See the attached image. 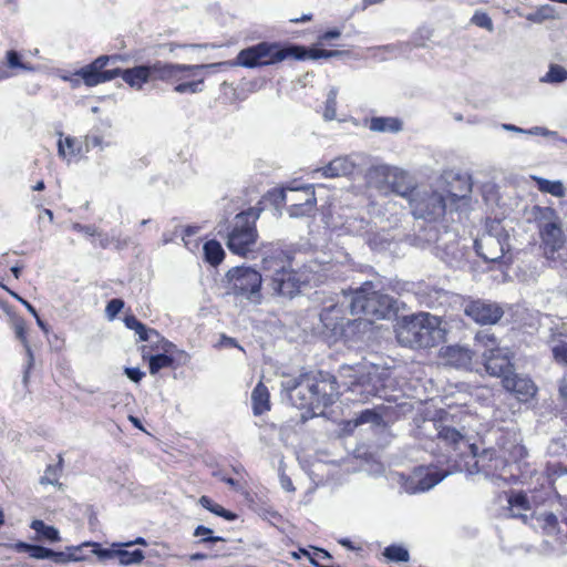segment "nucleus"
I'll list each match as a JSON object with an SVG mask.
<instances>
[{"mask_svg": "<svg viewBox=\"0 0 567 567\" xmlns=\"http://www.w3.org/2000/svg\"><path fill=\"white\" fill-rule=\"evenodd\" d=\"M463 417H466L463 412L454 414L442 411L440 420L433 423L437 440L465 461L468 474H483L486 478L507 482L514 476L512 473L507 475L509 462H517L527 456V450L520 444L518 435L506 433L498 439L497 444L503 454L497 453L494 449L478 452L476 444L468 441L465 426L460 429L456 426Z\"/></svg>", "mask_w": 567, "mask_h": 567, "instance_id": "nucleus-1", "label": "nucleus"}, {"mask_svg": "<svg viewBox=\"0 0 567 567\" xmlns=\"http://www.w3.org/2000/svg\"><path fill=\"white\" fill-rule=\"evenodd\" d=\"M339 50H326L319 48L307 49L298 44H281L279 42L262 41L239 51L236 65L248 69L277 64L292 58L295 60H319L342 55Z\"/></svg>", "mask_w": 567, "mask_h": 567, "instance_id": "nucleus-2", "label": "nucleus"}, {"mask_svg": "<svg viewBox=\"0 0 567 567\" xmlns=\"http://www.w3.org/2000/svg\"><path fill=\"white\" fill-rule=\"evenodd\" d=\"M457 186H452L446 195L439 192H420L415 189L408 200L412 215L417 219L435 221L444 216L446 209H452L457 203H466L472 193L471 178L456 177Z\"/></svg>", "mask_w": 567, "mask_h": 567, "instance_id": "nucleus-3", "label": "nucleus"}, {"mask_svg": "<svg viewBox=\"0 0 567 567\" xmlns=\"http://www.w3.org/2000/svg\"><path fill=\"white\" fill-rule=\"evenodd\" d=\"M336 383L337 377H332L328 384L326 381L316 382L308 374H300L284 380L281 388L293 406L317 413L333 404Z\"/></svg>", "mask_w": 567, "mask_h": 567, "instance_id": "nucleus-4", "label": "nucleus"}, {"mask_svg": "<svg viewBox=\"0 0 567 567\" xmlns=\"http://www.w3.org/2000/svg\"><path fill=\"white\" fill-rule=\"evenodd\" d=\"M338 378L340 386L353 393L359 401L367 402L371 398H383L385 394L388 373L377 364L342 365Z\"/></svg>", "mask_w": 567, "mask_h": 567, "instance_id": "nucleus-5", "label": "nucleus"}, {"mask_svg": "<svg viewBox=\"0 0 567 567\" xmlns=\"http://www.w3.org/2000/svg\"><path fill=\"white\" fill-rule=\"evenodd\" d=\"M292 257L280 248L266 252L261 269L275 295L292 298L299 292L305 280L291 267Z\"/></svg>", "mask_w": 567, "mask_h": 567, "instance_id": "nucleus-6", "label": "nucleus"}, {"mask_svg": "<svg viewBox=\"0 0 567 567\" xmlns=\"http://www.w3.org/2000/svg\"><path fill=\"white\" fill-rule=\"evenodd\" d=\"M441 319L427 312L404 317L396 331L400 344L412 349L431 348L444 340L445 330Z\"/></svg>", "mask_w": 567, "mask_h": 567, "instance_id": "nucleus-7", "label": "nucleus"}, {"mask_svg": "<svg viewBox=\"0 0 567 567\" xmlns=\"http://www.w3.org/2000/svg\"><path fill=\"white\" fill-rule=\"evenodd\" d=\"M380 290L379 284L373 281L363 282L350 296L343 290L350 313L364 316L370 321L389 318L394 312V300Z\"/></svg>", "mask_w": 567, "mask_h": 567, "instance_id": "nucleus-8", "label": "nucleus"}, {"mask_svg": "<svg viewBox=\"0 0 567 567\" xmlns=\"http://www.w3.org/2000/svg\"><path fill=\"white\" fill-rule=\"evenodd\" d=\"M259 218V212L255 208L238 213L227 235L228 249L239 256H247L251 252L258 237L256 221Z\"/></svg>", "mask_w": 567, "mask_h": 567, "instance_id": "nucleus-9", "label": "nucleus"}, {"mask_svg": "<svg viewBox=\"0 0 567 567\" xmlns=\"http://www.w3.org/2000/svg\"><path fill=\"white\" fill-rule=\"evenodd\" d=\"M544 254L553 261L561 260L565 247V236L556 213L550 207H535Z\"/></svg>", "mask_w": 567, "mask_h": 567, "instance_id": "nucleus-10", "label": "nucleus"}, {"mask_svg": "<svg viewBox=\"0 0 567 567\" xmlns=\"http://www.w3.org/2000/svg\"><path fill=\"white\" fill-rule=\"evenodd\" d=\"M228 292L244 298L254 305L262 300V275L251 267H234L226 274Z\"/></svg>", "mask_w": 567, "mask_h": 567, "instance_id": "nucleus-11", "label": "nucleus"}, {"mask_svg": "<svg viewBox=\"0 0 567 567\" xmlns=\"http://www.w3.org/2000/svg\"><path fill=\"white\" fill-rule=\"evenodd\" d=\"M509 235L497 219L486 224V230L475 239L474 248L476 254L488 262H498L509 250Z\"/></svg>", "mask_w": 567, "mask_h": 567, "instance_id": "nucleus-12", "label": "nucleus"}, {"mask_svg": "<svg viewBox=\"0 0 567 567\" xmlns=\"http://www.w3.org/2000/svg\"><path fill=\"white\" fill-rule=\"evenodd\" d=\"M369 178L388 184L393 193L408 200L416 189L414 179L406 171L390 165L373 166L369 171Z\"/></svg>", "mask_w": 567, "mask_h": 567, "instance_id": "nucleus-13", "label": "nucleus"}, {"mask_svg": "<svg viewBox=\"0 0 567 567\" xmlns=\"http://www.w3.org/2000/svg\"><path fill=\"white\" fill-rule=\"evenodd\" d=\"M122 60L120 55H100L90 64L76 70L74 73L70 74L69 83L73 89H76L81 84V80L83 83L89 86H96L101 83L109 82L114 79L116 74L115 71H104V69L110 63H115L116 61Z\"/></svg>", "mask_w": 567, "mask_h": 567, "instance_id": "nucleus-14", "label": "nucleus"}, {"mask_svg": "<svg viewBox=\"0 0 567 567\" xmlns=\"http://www.w3.org/2000/svg\"><path fill=\"white\" fill-rule=\"evenodd\" d=\"M344 315V307L339 302L322 308L319 316L322 324L321 333L328 341L336 342L340 338L347 337V328L354 324L355 320H350Z\"/></svg>", "mask_w": 567, "mask_h": 567, "instance_id": "nucleus-15", "label": "nucleus"}, {"mask_svg": "<svg viewBox=\"0 0 567 567\" xmlns=\"http://www.w3.org/2000/svg\"><path fill=\"white\" fill-rule=\"evenodd\" d=\"M152 81L177 83L179 81L197 78L199 72L209 68L207 64H178L156 61L150 63Z\"/></svg>", "mask_w": 567, "mask_h": 567, "instance_id": "nucleus-16", "label": "nucleus"}, {"mask_svg": "<svg viewBox=\"0 0 567 567\" xmlns=\"http://www.w3.org/2000/svg\"><path fill=\"white\" fill-rule=\"evenodd\" d=\"M447 474L449 472L446 470L420 466L414 471L413 475L405 478L402 487L408 494L427 492L442 482Z\"/></svg>", "mask_w": 567, "mask_h": 567, "instance_id": "nucleus-17", "label": "nucleus"}, {"mask_svg": "<svg viewBox=\"0 0 567 567\" xmlns=\"http://www.w3.org/2000/svg\"><path fill=\"white\" fill-rule=\"evenodd\" d=\"M435 254L449 266H457L464 258V247L460 245L457 234L450 229L440 231L435 238Z\"/></svg>", "mask_w": 567, "mask_h": 567, "instance_id": "nucleus-18", "label": "nucleus"}, {"mask_svg": "<svg viewBox=\"0 0 567 567\" xmlns=\"http://www.w3.org/2000/svg\"><path fill=\"white\" fill-rule=\"evenodd\" d=\"M287 190L292 192V193L301 192L306 195L303 203H292L289 206L288 213L291 217L305 216L316 206L317 199H316V195H315L312 185H305V186L293 187V188H290V187L279 188V189L275 188L270 193V195L272 196L274 203L276 205H281V204L287 203V200H288Z\"/></svg>", "mask_w": 567, "mask_h": 567, "instance_id": "nucleus-19", "label": "nucleus"}, {"mask_svg": "<svg viewBox=\"0 0 567 567\" xmlns=\"http://www.w3.org/2000/svg\"><path fill=\"white\" fill-rule=\"evenodd\" d=\"M464 313L478 324H495L504 316L501 305L494 301L476 299L464 306Z\"/></svg>", "mask_w": 567, "mask_h": 567, "instance_id": "nucleus-20", "label": "nucleus"}, {"mask_svg": "<svg viewBox=\"0 0 567 567\" xmlns=\"http://www.w3.org/2000/svg\"><path fill=\"white\" fill-rule=\"evenodd\" d=\"M360 154H350L338 156L330 161L327 165L313 171V174H320L324 178H337L353 175L359 166Z\"/></svg>", "mask_w": 567, "mask_h": 567, "instance_id": "nucleus-21", "label": "nucleus"}, {"mask_svg": "<svg viewBox=\"0 0 567 567\" xmlns=\"http://www.w3.org/2000/svg\"><path fill=\"white\" fill-rule=\"evenodd\" d=\"M485 359V369L493 375L502 378L509 377L514 372V365L511 361L509 352L507 349L491 348L488 351L483 352Z\"/></svg>", "mask_w": 567, "mask_h": 567, "instance_id": "nucleus-22", "label": "nucleus"}, {"mask_svg": "<svg viewBox=\"0 0 567 567\" xmlns=\"http://www.w3.org/2000/svg\"><path fill=\"white\" fill-rule=\"evenodd\" d=\"M503 386L508 391L513 392L519 401H528L532 399L537 391L534 382L527 378L516 373H512L509 377L504 378Z\"/></svg>", "mask_w": 567, "mask_h": 567, "instance_id": "nucleus-23", "label": "nucleus"}, {"mask_svg": "<svg viewBox=\"0 0 567 567\" xmlns=\"http://www.w3.org/2000/svg\"><path fill=\"white\" fill-rule=\"evenodd\" d=\"M104 71L107 70L104 69ZM109 71H115L114 79L121 76L126 84L136 90H141L145 83L152 81L150 64H141L125 70L113 68Z\"/></svg>", "mask_w": 567, "mask_h": 567, "instance_id": "nucleus-24", "label": "nucleus"}, {"mask_svg": "<svg viewBox=\"0 0 567 567\" xmlns=\"http://www.w3.org/2000/svg\"><path fill=\"white\" fill-rule=\"evenodd\" d=\"M473 351L463 346H447L441 349V355L447 365L456 369L470 370L472 368Z\"/></svg>", "mask_w": 567, "mask_h": 567, "instance_id": "nucleus-25", "label": "nucleus"}, {"mask_svg": "<svg viewBox=\"0 0 567 567\" xmlns=\"http://www.w3.org/2000/svg\"><path fill=\"white\" fill-rule=\"evenodd\" d=\"M16 549L19 553H27L31 558L34 559H50L56 565L62 564L64 559L63 554L60 551H55L48 547L29 544L24 542H18L16 544Z\"/></svg>", "mask_w": 567, "mask_h": 567, "instance_id": "nucleus-26", "label": "nucleus"}, {"mask_svg": "<svg viewBox=\"0 0 567 567\" xmlns=\"http://www.w3.org/2000/svg\"><path fill=\"white\" fill-rule=\"evenodd\" d=\"M155 334L157 338H148L145 340L147 344L142 347V357L146 359L150 354L158 353V352H178L176 346L165 339L157 330H155ZM179 353H183L179 351Z\"/></svg>", "mask_w": 567, "mask_h": 567, "instance_id": "nucleus-27", "label": "nucleus"}, {"mask_svg": "<svg viewBox=\"0 0 567 567\" xmlns=\"http://www.w3.org/2000/svg\"><path fill=\"white\" fill-rule=\"evenodd\" d=\"M402 127V121L392 116H373L369 123V130L378 133H399Z\"/></svg>", "mask_w": 567, "mask_h": 567, "instance_id": "nucleus-28", "label": "nucleus"}, {"mask_svg": "<svg viewBox=\"0 0 567 567\" xmlns=\"http://www.w3.org/2000/svg\"><path fill=\"white\" fill-rule=\"evenodd\" d=\"M252 413L261 415L270 410L269 391L267 386L259 382L251 392Z\"/></svg>", "mask_w": 567, "mask_h": 567, "instance_id": "nucleus-29", "label": "nucleus"}, {"mask_svg": "<svg viewBox=\"0 0 567 567\" xmlns=\"http://www.w3.org/2000/svg\"><path fill=\"white\" fill-rule=\"evenodd\" d=\"M91 549H93V542H85L78 546H69L65 550H61L64 559L61 565L68 564L70 561H81L89 558L91 554Z\"/></svg>", "mask_w": 567, "mask_h": 567, "instance_id": "nucleus-30", "label": "nucleus"}, {"mask_svg": "<svg viewBox=\"0 0 567 567\" xmlns=\"http://www.w3.org/2000/svg\"><path fill=\"white\" fill-rule=\"evenodd\" d=\"M175 352H158L150 354L145 360L148 361L150 373L155 375L164 368H172L175 363Z\"/></svg>", "mask_w": 567, "mask_h": 567, "instance_id": "nucleus-31", "label": "nucleus"}, {"mask_svg": "<svg viewBox=\"0 0 567 567\" xmlns=\"http://www.w3.org/2000/svg\"><path fill=\"white\" fill-rule=\"evenodd\" d=\"M508 504L513 517H520L526 520L527 516L522 514L520 511H529L530 505L528 497L524 492H512L508 496Z\"/></svg>", "mask_w": 567, "mask_h": 567, "instance_id": "nucleus-32", "label": "nucleus"}, {"mask_svg": "<svg viewBox=\"0 0 567 567\" xmlns=\"http://www.w3.org/2000/svg\"><path fill=\"white\" fill-rule=\"evenodd\" d=\"M525 19L529 22L540 24L548 20L560 19L557 9L551 4H542L535 11L529 12L525 16Z\"/></svg>", "mask_w": 567, "mask_h": 567, "instance_id": "nucleus-33", "label": "nucleus"}, {"mask_svg": "<svg viewBox=\"0 0 567 567\" xmlns=\"http://www.w3.org/2000/svg\"><path fill=\"white\" fill-rule=\"evenodd\" d=\"M124 323L127 329L133 330L138 336L140 341H145L154 337L157 338L155 329L146 327L134 315L125 316Z\"/></svg>", "mask_w": 567, "mask_h": 567, "instance_id": "nucleus-34", "label": "nucleus"}, {"mask_svg": "<svg viewBox=\"0 0 567 567\" xmlns=\"http://www.w3.org/2000/svg\"><path fill=\"white\" fill-rule=\"evenodd\" d=\"M14 332H16V337L24 346L25 352H27V355H28L27 368H25L24 377H23L24 382H27L28 377H29V371L32 368L33 362H34V357H33L32 349L29 346V342H28V339H27L25 324H24L23 320L20 319V320H17L14 322Z\"/></svg>", "mask_w": 567, "mask_h": 567, "instance_id": "nucleus-35", "label": "nucleus"}, {"mask_svg": "<svg viewBox=\"0 0 567 567\" xmlns=\"http://www.w3.org/2000/svg\"><path fill=\"white\" fill-rule=\"evenodd\" d=\"M551 352L557 363L567 365V334L557 333L551 339Z\"/></svg>", "mask_w": 567, "mask_h": 567, "instance_id": "nucleus-36", "label": "nucleus"}, {"mask_svg": "<svg viewBox=\"0 0 567 567\" xmlns=\"http://www.w3.org/2000/svg\"><path fill=\"white\" fill-rule=\"evenodd\" d=\"M30 527L37 533L39 538L50 543H58L61 539L60 532L55 527L47 525L41 519L32 520Z\"/></svg>", "mask_w": 567, "mask_h": 567, "instance_id": "nucleus-37", "label": "nucleus"}, {"mask_svg": "<svg viewBox=\"0 0 567 567\" xmlns=\"http://www.w3.org/2000/svg\"><path fill=\"white\" fill-rule=\"evenodd\" d=\"M204 256H205V260L212 265V266H218L224 257H225V251L220 245V243H218L217 240H208L204 244Z\"/></svg>", "mask_w": 567, "mask_h": 567, "instance_id": "nucleus-38", "label": "nucleus"}, {"mask_svg": "<svg viewBox=\"0 0 567 567\" xmlns=\"http://www.w3.org/2000/svg\"><path fill=\"white\" fill-rule=\"evenodd\" d=\"M202 72L203 71L199 72V75L197 78H190L177 82V84L174 86V92L179 94H195L202 92L204 83V75Z\"/></svg>", "mask_w": 567, "mask_h": 567, "instance_id": "nucleus-39", "label": "nucleus"}, {"mask_svg": "<svg viewBox=\"0 0 567 567\" xmlns=\"http://www.w3.org/2000/svg\"><path fill=\"white\" fill-rule=\"evenodd\" d=\"M198 502L205 509L209 511L210 513L217 516L225 518L228 522H233L237 518V515L235 513L224 508L217 503H214L213 499L206 495H203Z\"/></svg>", "mask_w": 567, "mask_h": 567, "instance_id": "nucleus-40", "label": "nucleus"}, {"mask_svg": "<svg viewBox=\"0 0 567 567\" xmlns=\"http://www.w3.org/2000/svg\"><path fill=\"white\" fill-rule=\"evenodd\" d=\"M145 558L142 549L127 550L123 547H117L116 559L121 566H130L140 564Z\"/></svg>", "mask_w": 567, "mask_h": 567, "instance_id": "nucleus-41", "label": "nucleus"}, {"mask_svg": "<svg viewBox=\"0 0 567 567\" xmlns=\"http://www.w3.org/2000/svg\"><path fill=\"white\" fill-rule=\"evenodd\" d=\"M537 188L542 193H547L556 197H563L565 195V187L560 181H549L546 178H535Z\"/></svg>", "mask_w": 567, "mask_h": 567, "instance_id": "nucleus-42", "label": "nucleus"}, {"mask_svg": "<svg viewBox=\"0 0 567 567\" xmlns=\"http://www.w3.org/2000/svg\"><path fill=\"white\" fill-rule=\"evenodd\" d=\"M567 80V70L559 65L551 63L548 72L540 79L544 83L559 84Z\"/></svg>", "mask_w": 567, "mask_h": 567, "instance_id": "nucleus-43", "label": "nucleus"}, {"mask_svg": "<svg viewBox=\"0 0 567 567\" xmlns=\"http://www.w3.org/2000/svg\"><path fill=\"white\" fill-rule=\"evenodd\" d=\"M383 555L388 560L395 563H405L410 559L408 549L400 545H390L385 547Z\"/></svg>", "mask_w": 567, "mask_h": 567, "instance_id": "nucleus-44", "label": "nucleus"}, {"mask_svg": "<svg viewBox=\"0 0 567 567\" xmlns=\"http://www.w3.org/2000/svg\"><path fill=\"white\" fill-rule=\"evenodd\" d=\"M536 519L547 535H555L559 532L558 518L554 513L539 514Z\"/></svg>", "mask_w": 567, "mask_h": 567, "instance_id": "nucleus-45", "label": "nucleus"}, {"mask_svg": "<svg viewBox=\"0 0 567 567\" xmlns=\"http://www.w3.org/2000/svg\"><path fill=\"white\" fill-rule=\"evenodd\" d=\"M117 547H123L122 543H114L109 548H103L99 543L93 542L91 554L95 555L100 560H109L116 558Z\"/></svg>", "mask_w": 567, "mask_h": 567, "instance_id": "nucleus-46", "label": "nucleus"}, {"mask_svg": "<svg viewBox=\"0 0 567 567\" xmlns=\"http://www.w3.org/2000/svg\"><path fill=\"white\" fill-rule=\"evenodd\" d=\"M337 95L338 89L331 87L328 92L327 100L324 103L323 117L327 121L333 120L337 115Z\"/></svg>", "mask_w": 567, "mask_h": 567, "instance_id": "nucleus-47", "label": "nucleus"}, {"mask_svg": "<svg viewBox=\"0 0 567 567\" xmlns=\"http://www.w3.org/2000/svg\"><path fill=\"white\" fill-rule=\"evenodd\" d=\"M7 64L10 69H21L29 72L35 70L33 65L22 62L20 53L14 50L7 52Z\"/></svg>", "mask_w": 567, "mask_h": 567, "instance_id": "nucleus-48", "label": "nucleus"}, {"mask_svg": "<svg viewBox=\"0 0 567 567\" xmlns=\"http://www.w3.org/2000/svg\"><path fill=\"white\" fill-rule=\"evenodd\" d=\"M471 23L476 27L483 28L488 32L494 31V23L491 17L484 11L476 10L471 18Z\"/></svg>", "mask_w": 567, "mask_h": 567, "instance_id": "nucleus-49", "label": "nucleus"}, {"mask_svg": "<svg viewBox=\"0 0 567 567\" xmlns=\"http://www.w3.org/2000/svg\"><path fill=\"white\" fill-rule=\"evenodd\" d=\"M567 449V435L553 437L547 446V453L551 456L561 455Z\"/></svg>", "mask_w": 567, "mask_h": 567, "instance_id": "nucleus-50", "label": "nucleus"}, {"mask_svg": "<svg viewBox=\"0 0 567 567\" xmlns=\"http://www.w3.org/2000/svg\"><path fill=\"white\" fill-rule=\"evenodd\" d=\"M62 462H63V458H62V455L60 454L59 463L56 465H49L45 468V474L41 478L42 484H52L53 485L58 482V478H59V475L61 472V467H62Z\"/></svg>", "mask_w": 567, "mask_h": 567, "instance_id": "nucleus-51", "label": "nucleus"}, {"mask_svg": "<svg viewBox=\"0 0 567 567\" xmlns=\"http://www.w3.org/2000/svg\"><path fill=\"white\" fill-rule=\"evenodd\" d=\"M76 141L73 137H65V140H59L58 142V153L61 157H66V154L76 155L79 153V148H75Z\"/></svg>", "mask_w": 567, "mask_h": 567, "instance_id": "nucleus-52", "label": "nucleus"}, {"mask_svg": "<svg viewBox=\"0 0 567 567\" xmlns=\"http://www.w3.org/2000/svg\"><path fill=\"white\" fill-rule=\"evenodd\" d=\"M380 419V415L374 410L367 409L358 414V416L353 420V423L355 426L365 423L378 424Z\"/></svg>", "mask_w": 567, "mask_h": 567, "instance_id": "nucleus-53", "label": "nucleus"}, {"mask_svg": "<svg viewBox=\"0 0 567 567\" xmlns=\"http://www.w3.org/2000/svg\"><path fill=\"white\" fill-rule=\"evenodd\" d=\"M370 223L364 218L352 217L347 220V228L357 235L367 233Z\"/></svg>", "mask_w": 567, "mask_h": 567, "instance_id": "nucleus-54", "label": "nucleus"}, {"mask_svg": "<svg viewBox=\"0 0 567 567\" xmlns=\"http://www.w3.org/2000/svg\"><path fill=\"white\" fill-rule=\"evenodd\" d=\"M213 530L206 526L199 525L195 528L194 536L199 537L203 536L202 543H216L224 542L225 539L219 536H213Z\"/></svg>", "mask_w": 567, "mask_h": 567, "instance_id": "nucleus-55", "label": "nucleus"}, {"mask_svg": "<svg viewBox=\"0 0 567 567\" xmlns=\"http://www.w3.org/2000/svg\"><path fill=\"white\" fill-rule=\"evenodd\" d=\"M475 340L477 343L486 347L485 351H488L491 348H498L497 340H496L495 336L487 331H481V332L476 333Z\"/></svg>", "mask_w": 567, "mask_h": 567, "instance_id": "nucleus-56", "label": "nucleus"}, {"mask_svg": "<svg viewBox=\"0 0 567 567\" xmlns=\"http://www.w3.org/2000/svg\"><path fill=\"white\" fill-rule=\"evenodd\" d=\"M124 308V301L120 298L111 299L105 308V315L109 320H113Z\"/></svg>", "mask_w": 567, "mask_h": 567, "instance_id": "nucleus-57", "label": "nucleus"}, {"mask_svg": "<svg viewBox=\"0 0 567 567\" xmlns=\"http://www.w3.org/2000/svg\"><path fill=\"white\" fill-rule=\"evenodd\" d=\"M431 300L429 301L430 307L443 306L449 298V292L442 288H433L430 293Z\"/></svg>", "mask_w": 567, "mask_h": 567, "instance_id": "nucleus-58", "label": "nucleus"}, {"mask_svg": "<svg viewBox=\"0 0 567 567\" xmlns=\"http://www.w3.org/2000/svg\"><path fill=\"white\" fill-rule=\"evenodd\" d=\"M72 229L79 233H83L86 236L100 235V231L94 225H83L80 223H74L72 225Z\"/></svg>", "mask_w": 567, "mask_h": 567, "instance_id": "nucleus-59", "label": "nucleus"}, {"mask_svg": "<svg viewBox=\"0 0 567 567\" xmlns=\"http://www.w3.org/2000/svg\"><path fill=\"white\" fill-rule=\"evenodd\" d=\"M524 134L526 135H540V136H557V132L549 131L546 127L542 126H533L530 128H525Z\"/></svg>", "mask_w": 567, "mask_h": 567, "instance_id": "nucleus-60", "label": "nucleus"}, {"mask_svg": "<svg viewBox=\"0 0 567 567\" xmlns=\"http://www.w3.org/2000/svg\"><path fill=\"white\" fill-rule=\"evenodd\" d=\"M125 375L133 382H140L145 373L140 368H125Z\"/></svg>", "mask_w": 567, "mask_h": 567, "instance_id": "nucleus-61", "label": "nucleus"}, {"mask_svg": "<svg viewBox=\"0 0 567 567\" xmlns=\"http://www.w3.org/2000/svg\"><path fill=\"white\" fill-rule=\"evenodd\" d=\"M558 396L567 405V373L558 381Z\"/></svg>", "mask_w": 567, "mask_h": 567, "instance_id": "nucleus-62", "label": "nucleus"}, {"mask_svg": "<svg viewBox=\"0 0 567 567\" xmlns=\"http://www.w3.org/2000/svg\"><path fill=\"white\" fill-rule=\"evenodd\" d=\"M341 35V32L338 29H331L326 32H323L319 39L320 41L328 42L333 39H338Z\"/></svg>", "mask_w": 567, "mask_h": 567, "instance_id": "nucleus-63", "label": "nucleus"}, {"mask_svg": "<svg viewBox=\"0 0 567 567\" xmlns=\"http://www.w3.org/2000/svg\"><path fill=\"white\" fill-rule=\"evenodd\" d=\"M86 146L87 147H100L103 148V138L97 135L87 136L86 137Z\"/></svg>", "mask_w": 567, "mask_h": 567, "instance_id": "nucleus-64", "label": "nucleus"}]
</instances>
